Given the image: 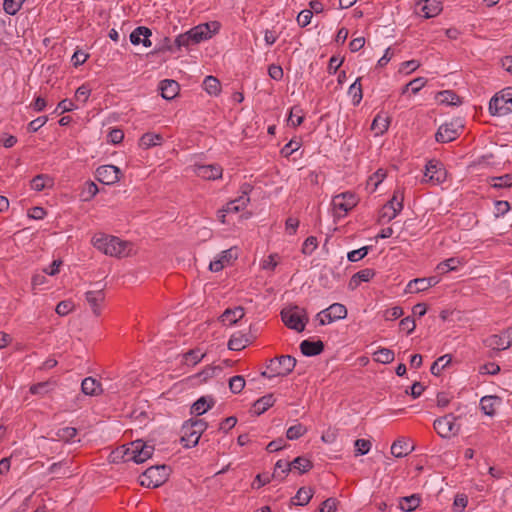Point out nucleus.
I'll use <instances>...</instances> for the list:
<instances>
[{
  "mask_svg": "<svg viewBox=\"0 0 512 512\" xmlns=\"http://www.w3.org/2000/svg\"><path fill=\"white\" fill-rule=\"evenodd\" d=\"M154 452V446L148 445L143 440H135L128 446H121L113 450L109 459L113 463L133 461L137 464L145 462Z\"/></svg>",
  "mask_w": 512,
  "mask_h": 512,
  "instance_id": "f257e3e1",
  "label": "nucleus"
},
{
  "mask_svg": "<svg viewBox=\"0 0 512 512\" xmlns=\"http://www.w3.org/2000/svg\"><path fill=\"white\" fill-rule=\"evenodd\" d=\"M94 246L106 255L126 257L130 254L132 244L122 241L115 236H100L93 238Z\"/></svg>",
  "mask_w": 512,
  "mask_h": 512,
  "instance_id": "f03ea898",
  "label": "nucleus"
},
{
  "mask_svg": "<svg viewBox=\"0 0 512 512\" xmlns=\"http://www.w3.org/2000/svg\"><path fill=\"white\" fill-rule=\"evenodd\" d=\"M169 468L166 465L151 466L139 477L140 485L147 488H156L166 482Z\"/></svg>",
  "mask_w": 512,
  "mask_h": 512,
  "instance_id": "7ed1b4c3",
  "label": "nucleus"
},
{
  "mask_svg": "<svg viewBox=\"0 0 512 512\" xmlns=\"http://www.w3.org/2000/svg\"><path fill=\"white\" fill-rule=\"evenodd\" d=\"M281 318L288 328L297 332H302L308 322L306 311L298 306L284 308L281 311Z\"/></svg>",
  "mask_w": 512,
  "mask_h": 512,
  "instance_id": "20e7f679",
  "label": "nucleus"
},
{
  "mask_svg": "<svg viewBox=\"0 0 512 512\" xmlns=\"http://www.w3.org/2000/svg\"><path fill=\"white\" fill-rule=\"evenodd\" d=\"M489 111L492 115L504 116L512 112V87L503 89L489 102Z\"/></svg>",
  "mask_w": 512,
  "mask_h": 512,
  "instance_id": "39448f33",
  "label": "nucleus"
},
{
  "mask_svg": "<svg viewBox=\"0 0 512 512\" xmlns=\"http://www.w3.org/2000/svg\"><path fill=\"white\" fill-rule=\"evenodd\" d=\"M404 193L401 189H396L391 200H389L379 212V222H390L403 209Z\"/></svg>",
  "mask_w": 512,
  "mask_h": 512,
  "instance_id": "423d86ee",
  "label": "nucleus"
},
{
  "mask_svg": "<svg viewBox=\"0 0 512 512\" xmlns=\"http://www.w3.org/2000/svg\"><path fill=\"white\" fill-rule=\"evenodd\" d=\"M221 24L218 21H211L203 24H199L188 32L192 44H198L201 41L210 39L213 35L219 32Z\"/></svg>",
  "mask_w": 512,
  "mask_h": 512,
  "instance_id": "0eeeda50",
  "label": "nucleus"
},
{
  "mask_svg": "<svg viewBox=\"0 0 512 512\" xmlns=\"http://www.w3.org/2000/svg\"><path fill=\"white\" fill-rule=\"evenodd\" d=\"M296 366V359L290 355H282L269 361L267 369L271 372L270 376H286L290 374Z\"/></svg>",
  "mask_w": 512,
  "mask_h": 512,
  "instance_id": "6e6552de",
  "label": "nucleus"
},
{
  "mask_svg": "<svg viewBox=\"0 0 512 512\" xmlns=\"http://www.w3.org/2000/svg\"><path fill=\"white\" fill-rule=\"evenodd\" d=\"M357 197L352 192L338 194L332 199L334 214L337 217L345 216L357 204Z\"/></svg>",
  "mask_w": 512,
  "mask_h": 512,
  "instance_id": "1a4fd4ad",
  "label": "nucleus"
},
{
  "mask_svg": "<svg viewBox=\"0 0 512 512\" xmlns=\"http://www.w3.org/2000/svg\"><path fill=\"white\" fill-rule=\"evenodd\" d=\"M456 417L453 414H447L434 421V429L437 434L442 438H449L452 435H456L460 426L456 424Z\"/></svg>",
  "mask_w": 512,
  "mask_h": 512,
  "instance_id": "9d476101",
  "label": "nucleus"
},
{
  "mask_svg": "<svg viewBox=\"0 0 512 512\" xmlns=\"http://www.w3.org/2000/svg\"><path fill=\"white\" fill-rule=\"evenodd\" d=\"M463 126L456 122L444 123L439 128L435 135L436 141L440 143H448L455 140L459 136V130Z\"/></svg>",
  "mask_w": 512,
  "mask_h": 512,
  "instance_id": "9b49d317",
  "label": "nucleus"
},
{
  "mask_svg": "<svg viewBox=\"0 0 512 512\" xmlns=\"http://www.w3.org/2000/svg\"><path fill=\"white\" fill-rule=\"evenodd\" d=\"M121 170L114 165H102L96 170V179L106 185L115 184L120 180Z\"/></svg>",
  "mask_w": 512,
  "mask_h": 512,
  "instance_id": "f8f14e48",
  "label": "nucleus"
},
{
  "mask_svg": "<svg viewBox=\"0 0 512 512\" xmlns=\"http://www.w3.org/2000/svg\"><path fill=\"white\" fill-rule=\"evenodd\" d=\"M443 6L439 0H422L416 4V13L426 19L436 17L442 11Z\"/></svg>",
  "mask_w": 512,
  "mask_h": 512,
  "instance_id": "ddd939ff",
  "label": "nucleus"
},
{
  "mask_svg": "<svg viewBox=\"0 0 512 512\" xmlns=\"http://www.w3.org/2000/svg\"><path fill=\"white\" fill-rule=\"evenodd\" d=\"M194 173L205 180H215L222 176V168L216 164L209 165H194Z\"/></svg>",
  "mask_w": 512,
  "mask_h": 512,
  "instance_id": "4468645a",
  "label": "nucleus"
},
{
  "mask_svg": "<svg viewBox=\"0 0 512 512\" xmlns=\"http://www.w3.org/2000/svg\"><path fill=\"white\" fill-rule=\"evenodd\" d=\"M439 283V279L436 276L428 278H416L411 280L407 285V291L410 293H419L435 286Z\"/></svg>",
  "mask_w": 512,
  "mask_h": 512,
  "instance_id": "2eb2a0df",
  "label": "nucleus"
},
{
  "mask_svg": "<svg viewBox=\"0 0 512 512\" xmlns=\"http://www.w3.org/2000/svg\"><path fill=\"white\" fill-rule=\"evenodd\" d=\"M85 299L89 306L91 307V310L93 314L98 317L101 315V307L102 304L105 301V293L102 289L97 291H87L85 293Z\"/></svg>",
  "mask_w": 512,
  "mask_h": 512,
  "instance_id": "dca6fc26",
  "label": "nucleus"
},
{
  "mask_svg": "<svg viewBox=\"0 0 512 512\" xmlns=\"http://www.w3.org/2000/svg\"><path fill=\"white\" fill-rule=\"evenodd\" d=\"M199 439L198 433L185 422L181 428V443L183 446L186 448L194 447L198 444Z\"/></svg>",
  "mask_w": 512,
  "mask_h": 512,
  "instance_id": "f3484780",
  "label": "nucleus"
},
{
  "mask_svg": "<svg viewBox=\"0 0 512 512\" xmlns=\"http://www.w3.org/2000/svg\"><path fill=\"white\" fill-rule=\"evenodd\" d=\"M506 343H507V339H506L504 332H502L499 335L498 334L490 335L489 337H487L484 340V345L486 347H488L494 351H497V352L509 349L510 346H508Z\"/></svg>",
  "mask_w": 512,
  "mask_h": 512,
  "instance_id": "a211bd4d",
  "label": "nucleus"
},
{
  "mask_svg": "<svg viewBox=\"0 0 512 512\" xmlns=\"http://www.w3.org/2000/svg\"><path fill=\"white\" fill-rule=\"evenodd\" d=\"M300 350L305 356H317L324 351V343L321 340H303L300 344Z\"/></svg>",
  "mask_w": 512,
  "mask_h": 512,
  "instance_id": "6ab92c4d",
  "label": "nucleus"
},
{
  "mask_svg": "<svg viewBox=\"0 0 512 512\" xmlns=\"http://www.w3.org/2000/svg\"><path fill=\"white\" fill-rule=\"evenodd\" d=\"M161 96L166 100L174 99L179 93V84L175 80L165 79L160 82Z\"/></svg>",
  "mask_w": 512,
  "mask_h": 512,
  "instance_id": "aec40b11",
  "label": "nucleus"
},
{
  "mask_svg": "<svg viewBox=\"0 0 512 512\" xmlns=\"http://www.w3.org/2000/svg\"><path fill=\"white\" fill-rule=\"evenodd\" d=\"M445 173L440 167V163L437 161H429L426 165L425 177H428L430 181L440 183L444 179Z\"/></svg>",
  "mask_w": 512,
  "mask_h": 512,
  "instance_id": "412c9836",
  "label": "nucleus"
},
{
  "mask_svg": "<svg viewBox=\"0 0 512 512\" xmlns=\"http://www.w3.org/2000/svg\"><path fill=\"white\" fill-rule=\"evenodd\" d=\"M249 343H251V339L248 337V335L237 332L234 333L229 339L228 348L232 351H240L243 350Z\"/></svg>",
  "mask_w": 512,
  "mask_h": 512,
  "instance_id": "4be33fe9",
  "label": "nucleus"
},
{
  "mask_svg": "<svg viewBox=\"0 0 512 512\" xmlns=\"http://www.w3.org/2000/svg\"><path fill=\"white\" fill-rule=\"evenodd\" d=\"M374 275L375 271L373 269L366 268L360 270L351 277L348 286L350 289H355L360 285L361 282L370 281Z\"/></svg>",
  "mask_w": 512,
  "mask_h": 512,
  "instance_id": "5701e85b",
  "label": "nucleus"
},
{
  "mask_svg": "<svg viewBox=\"0 0 512 512\" xmlns=\"http://www.w3.org/2000/svg\"><path fill=\"white\" fill-rule=\"evenodd\" d=\"M81 390L89 396H96L102 393L101 383L92 377H86L81 383Z\"/></svg>",
  "mask_w": 512,
  "mask_h": 512,
  "instance_id": "b1692460",
  "label": "nucleus"
},
{
  "mask_svg": "<svg viewBox=\"0 0 512 512\" xmlns=\"http://www.w3.org/2000/svg\"><path fill=\"white\" fill-rule=\"evenodd\" d=\"M245 315L244 309L241 306L233 309H226L221 315V321L228 325L236 324Z\"/></svg>",
  "mask_w": 512,
  "mask_h": 512,
  "instance_id": "393cba45",
  "label": "nucleus"
},
{
  "mask_svg": "<svg viewBox=\"0 0 512 512\" xmlns=\"http://www.w3.org/2000/svg\"><path fill=\"white\" fill-rule=\"evenodd\" d=\"M413 447L409 446V443L404 438L395 440L391 446V454L396 458L407 456L411 453Z\"/></svg>",
  "mask_w": 512,
  "mask_h": 512,
  "instance_id": "a878e982",
  "label": "nucleus"
},
{
  "mask_svg": "<svg viewBox=\"0 0 512 512\" xmlns=\"http://www.w3.org/2000/svg\"><path fill=\"white\" fill-rule=\"evenodd\" d=\"M215 404V400L212 397H200L194 404L191 406V414H195L200 416L204 414L208 409L213 407Z\"/></svg>",
  "mask_w": 512,
  "mask_h": 512,
  "instance_id": "bb28decb",
  "label": "nucleus"
},
{
  "mask_svg": "<svg viewBox=\"0 0 512 512\" xmlns=\"http://www.w3.org/2000/svg\"><path fill=\"white\" fill-rule=\"evenodd\" d=\"M53 186L54 180L47 174L36 175L31 180V188L35 191H42L47 188H52Z\"/></svg>",
  "mask_w": 512,
  "mask_h": 512,
  "instance_id": "cd10ccee",
  "label": "nucleus"
},
{
  "mask_svg": "<svg viewBox=\"0 0 512 512\" xmlns=\"http://www.w3.org/2000/svg\"><path fill=\"white\" fill-rule=\"evenodd\" d=\"M314 490L310 487H301L292 498V504L298 506L307 505L313 497Z\"/></svg>",
  "mask_w": 512,
  "mask_h": 512,
  "instance_id": "c85d7f7f",
  "label": "nucleus"
},
{
  "mask_svg": "<svg viewBox=\"0 0 512 512\" xmlns=\"http://www.w3.org/2000/svg\"><path fill=\"white\" fill-rule=\"evenodd\" d=\"M275 403L273 394H267L256 400L253 404L254 411L257 415L263 414Z\"/></svg>",
  "mask_w": 512,
  "mask_h": 512,
  "instance_id": "c756f323",
  "label": "nucleus"
},
{
  "mask_svg": "<svg viewBox=\"0 0 512 512\" xmlns=\"http://www.w3.org/2000/svg\"><path fill=\"white\" fill-rule=\"evenodd\" d=\"M163 136L161 134L148 132L142 135L139 141L140 147L149 149L156 145H161Z\"/></svg>",
  "mask_w": 512,
  "mask_h": 512,
  "instance_id": "7c9ffc66",
  "label": "nucleus"
},
{
  "mask_svg": "<svg viewBox=\"0 0 512 512\" xmlns=\"http://www.w3.org/2000/svg\"><path fill=\"white\" fill-rule=\"evenodd\" d=\"M204 90L212 96H218L221 92V83L214 76H206L203 82Z\"/></svg>",
  "mask_w": 512,
  "mask_h": 512,
  "instance_id": "2f4dec72",
  "label": "nucleus"
},
{
  "mask_svg": "<svg viewBox=\"0 0 512 512\" xmlns=\"http://www.w3.org/2000/svg\"><path fill=\"white\" fill-rule=\"evenodd\" d=\"M420 497L416 494L411 496L403 497L400 500V509L405 512H410L415 510L420 505Z\"/></svg>",
  "mask_w": 512,
  "mask_h": 512,
  "instance_id": "473e14b6",
  "label": "nucleus"
},
{
  "mask_svg": "<svg viewBox=\"0 0 512 512\" xmlns=\"http://www.w3.org/2000/svg\"><path fill=\"white\" fill-rule=\"evenodd\" d=\"M328 314L332 315V317L329 316V320H341L347 317V309L346 307L341 303H333L328 308Z\"/></svg>",
  "mask_w": 512,
  "mask_h": 512,
  "instance_id": "72a5a7b5",
  "label": "nucleus"
},
{
  "mask_svg": "<svg viewBox=\"0 0 512 512\" xmlns=\"http://www.w3.org/2000/svg\"><path fill=\"white\" fill-rule=\"evenodd\" d=\"M289 463L291 464V470H298L301 474L308 472L313 467V463L309 459L301 456L296 457Z\"/></svg>",
  "mask_w": 512,
  "mask_h": 512,
  "instance_id": "f704fd0d",
  "label": "nucleus"
},
{
  "mask_svg": "<svg viewBox=\"0 0 512 512\" xmlns=\"http://www.w3.org/2000/svg\"><path fill=\"white\" fill-rule=\"evenodd\" d=\"M461 264V261L459 258H456V257H452V258H449V259H446L442 262H440L436 269L439 273L441 274H444V273H447L449 271H454L457 269V267Z\"/></svg>",
  "mask_w": 512,
  "mask_h": 512,
  "instance_id": "c9c22d12",
  "label": "nucleus"
},
{
  "mask_svg": "<svg viewBox=\"0 0 512 512\" xmlns=\"http://www.w3.org/2000/svg\"><path fill=\"white\" fill-rule=\"evenodd\" d=\"M437 99L440 103L448 105H458L461 103L460 97L451 90L441 91L437 94Z\"/></svg>",
  "mask_w": 512,
  "mask_h": 512,
  "instance_id": "e433bc0d",
  "label": "nucleus"
},
{
  "mask_svg": "<svg viewBox=\"0 0 512 512\" xmlns=\"http://www.w3.org/2000/svg\"><path fill=\"white\" fill-rule=\"evenodd\" d=\"M291 471V464L287 461L278 460L275 464L273 478L283 480L287 473Z\"/></svg>",
  "mask_w": 512,
  "mask_h": 512,
  "instance_id": "4c0bfd02",
  "label": "nucleus"
},
{
  "mask_svg": "<svg viewBox=\"0 0 512 512\" xmlns=\"http://www.w3.org/2000/svg\"><path fill=\"white\" fill-rule=\"evenodd\" d=\"M375 361L382 363V364H389L391 363L394 358L395 354L391 349L388 348H380L374 353Z\"/></svg>",
  "mask_w": 512,
  "mask_h": 512,
  "instance_id": "58836bf2",
  "label": "nucleus"
},
{
  "mask_svg": "<svg viewBox=\"0 0 512 512\" xmlns=\"http://www.w3.org/2000/svg\"><path fill=\"white\" fill-rule=\"evenodd\" d=\"M303 120H304L303 110L299 106H293L290 110V114L288 117V123L293 127H297L302 124Z\"/></svg>",
  "mask_w": 512,
  "mask_h": 512,
  "instance_id": "ea45409f",
  "label": "nucleus"
},
{
  "mask_svg": "<svg viewBox=\"0 0 512 512\" xmlns=\"http://www.w3.org/2000/svg\"><path fill=\"white\" fill-rule=\"evenodd\" d=\"M451 362V356L446 354L439 357L436 361L433 362L430 371L433 375L438 376L441 371L449 365Z\"/></svg>",
  "mask_w": 512,
  "mask_h": 512,
  "instance_id": "a19ab883",
  "label": "nucleus"
},
{
  "mask_svg": "<svg viewBox=\"0 0 512 512\" xmlns=\"http://www.w3.org/2000/svg\"><path fill=\"white\" fill-rule=\"evenodd\" d=\"M77 435V430L74 427H63L58 429L55 436L59 441L70 442Z\"/></svg>",
  "mask_w": 512,
  "mask_h": 512,
  "instance_id": "79ce46f5",
  "label": "nucleus"
},
{
  "mask_svg": "<svg viewBox=\"0 0 512 512\" xmlns=\"http://www.w3.org/2000/svg\"><path fill=\"white\" fill-rule=\"evenodd\" d=\"M151 35H152V32L149 28L144 27V26H139L130 34V41L132 44L138 45L141 43L143 36H151Z\"/></svg>",
  "mask_w": 512,
  "mask_h": 512,
  "instance_id": "37998d69",
  "label": "nucleus"
},
{
  "mask_svg": "<svg viewBox=\"0 0 512 512\" xmlns=\"http://www.w3.org/2000/svg\"><path fill=\"white\" fill-rule=\"evenodd\" d=\"M389 127V121L386 117H381L380 115H377L372 124L371 129L376 131V134H383L388 130Z\"/></svg>",
  "mask_w": 512,
  "mask_h": 512,
  "instance_id": "c03bdc74",
  "label": "nucleus"
},
{
  "mask_svg": "<svg viewBox=\"0 0 512 512\" xmlns=\"http://www.w3.org/2000/svg\"><path fill=\"white\" fill-rule=\"evenodd\" d=\"M98 191V187L94 182H86L81 191L80 197L83 201H90Z\"/></svg>",
  "mask_w": 512,
  "mask_h": 512,
  "instance_id": "a18cd8bd",
  "label": "nucleus"
},
{
  "mask_svg": "<svg viewBox=\"0 0 512 512\" xmlns=\"http://www.w3.org/2000/svg\"><path fill=\"white\" fill-rule=\"evenodd\" d=\"M491 186L494 188H508L512 186V174H505L491 178Z\"/></svg>",
  "mask_w": 512,
  "mask_h": 512,
  "instance_id": "49530a36",
  "label": "nucleus"
},
{
  "mask_svg": "<svg viewBox=\"0 0 512 512\" xmlns=\"http://www.w3.org/2000/svg\"><path fill=\"white\" fill-rule=\"evenodd\" d=\"M306 432L307 428L304 425L298 423L288 428L286 432V437L289 440H296L303 436Z\"/></svg>",
  "mask_w": 512,
  "mask_h": 512,
  "instance_id": "de8ad7c7",
  "label": "nucleus"
},
{
  "mask_svg": "<svg viewBox=\"0 0 512 512\" xmlns=\"http://www.w3.org/2000/svg\"><path fill=\"white\" fill-rule=\"evenodd\" d=\"M349 94L352 96L353 102L355 105L359 104L362 100V85L360 83V78H357L355 82L349 88Z\"/></svg>",
  "mask_w": 512,
  "mask_h": 512,
  "instance_id": "09e8293b",
  "label": "nucleus"
},
{
  "mask_svg": "<svg viewBox=\"0 0 512 512\" xmlns=\"http://www.w3.org/2000/svg\"><path fill=\"white\" fill-rule=\"evenodd\" d=\"M25 0H4V11L9 15H15L20 9Z\"/></svg>",
  "mask_w": 512,
  "mask_h": 512,
  "instance_id": "8fccbe9b",
  "label": "nucleus"
},
{
  "mask_svg": "<svg viewBox=\"0 0 512 512\" xmlns=\"http://www.w3.org/2000/svg\"><path fill=\"white\" fill-rule=\"evenodd\" d=\"M245 387V379L243 376L236 375L230 378L229 380V388L232 393L238 394L240 393Z\"/></svg>",
  "mask_w": 512,
  "mask_h": 512,
  "instance_id": "3c124183",
  "label": "nucleus"
},
{
  "mask_svg": "<svg viewBox=\"0 0 512 512\" xmlns=\"http://www.w3.org/2000/svg\"><path fill=\"white\" fill-rule=\"evenodd\" d=\"M494 400L495 398L492 396H484L480 400L481 409L488 416H492L495 413Z\"/></svg>",
  "mask_w": 512,
  "mask_h": 512,
  "instance_id": "603ef678",
  "label": "nucleus"
},
{
  "mask_svg": "<svg viewBox=\"0 0 512 512\" xmlns=\"http://www.w3.org/2000/svg\"><path fill=\"white\" fill-rule=\"evenodd\" d=\"M204 355L199 349H192L184 354V358L187 364L196 365L203 359Z\"/></svg>",
  "mask_w": 512,
  "mask_h": 512,
  "instance_id": "864d4df0",
  "label": "nucleus"
},
{
  "mask_svg": "<svg viewBox=\"0 0 512 512\" xmlns=\"http://www.w3.org/2000/svg\"><path fill=\"white\" fill-rule=\"evenodd\" d=\"M355 455H365L371 449V442L367 439H357L355 441Z\"/></svg>",
  "mask_w": 512,
  "mask_h": 512,
  "instance_id": "5fc2aeb1",
  "label": "nucleus"
},
{
  "mask_svg": "<svg viewBox=\"0 0 512 512\" xmlns=\"http://www.w3.org/2000/svg\"><path fill=\"white\" fill-rule=\"evenodd\" d=\"M301 147V142L299 140L292 139L290 140L280 151L283 157H289L292 153L297 151Z\"/></svg>",
  "mask_w": 512,
  "mask_h": 512,
  "instance_id": "6e6d98bb",
  "label": "nucleus"
},
{
  "mask_svg": "<svg viewBox=\"0 0 512 512\" xmlns=\"http://www.w3.org/2000/svg\"><path fill=\"white\" fill-rule=\"evenodd\" d=\"M74 309V303L71 300H63L56 306V313L60 316H66Z\"/></svg>",
  "mask_w": 512,
  "mask_h": 512,
  "instance_id": "4d7b16f0",
  "label": "nucleus"
},
{
  "mask_svg": "<svg viewBox=\"0 0 512 512\" xmlns=\"http://www.w3.org/2000/svg\"><path fill=\"white\" fill-rule=\"evenodd\" d=\"M385 177V170L378 169L373 175L369 177L367 184L373 185V190H375L378 187V185L384 180Z\"/></svg>",
  "mask_w": 512,
  "mask_h": 512,
  "instance_id": "13d9d810",
  "label": "nucleus"
},
{
  "mask_svg": "<svg viewBox=\"0 0 512 512\" xmlns=\"http://www.w3.org/2000/svg\"><path fill=\"white\" fill-rule=\"evenodd\" d=\"M192 429L198 433V437H201L202 433L207 429L208 424L202 419H190L186 421Z\"/></svg>",
  "mask_w": 512,
  "mask_h": 512,
  "instance_id": "bf43d9fd",
  "label": "nucleus"
},
{
  "mask_svg": "<svg viewBox=\"0 0 512 512\" xmlns=\"http://www.w3.org/2000/svg\"><path fill=\"white\" fill-rule=\"evenodd\" d=\"M467 504V496L465 494H457L454 498L453 508L456 512H463Z\"/></svg>",
  "mask_w": 512,
  "mask_h": 512,
  "instance_id": "052dcab7",
  "label": "nucleus"
},
{
  "mask_svg": "<svg viewBox=\"0 0 512 512\" xmlns=\"http://www.w3.org/2000/svg\"><path fill=\"white\" fill-rule=\"evenodd\" d=\"M317 246V238L314 236H310L304 241L302 252L306 255H310L317 248Z\"/></svg>",
  "mask_w": 512,
  "mask_h": 512,
  "instance_id": "680f3d73",
  "label": "nucleus"
},
{
  "mask_svg": "<svg viewBox=\"0 0 512 512\" xmlns=\"http://www.w3.org/2000/svg\"><path fill=\"white\" fill-rule=\"evenodd\" d=\"M312 16V10H302L297 16V23L300 27H306L311 22Z\"/></svg>",
  "mask_w": 512,
  "mask_h": 512,
  "instance_id": "e2e57ef3",
  "label": "nucleus"
},
{
  "mask_svg": "<svg viewBox=\"0 0 512 512\" xmlns=\"http://www.w3.org/2000/svg\"><path fill=\"white\" fill-rule=\"evenodd\" d=\"M369 247L365 246L357 250H353L348 253V260L351 262H357L363 259L368 253Z\"/></svg>",
  "mask_w": 512,
  "mask_h": 512,
  "instance_id": "0e129e2a",
  "label": "nucleus"
},
{
  "mask_svg": "<svg viewBox=\"0 0 512 512\" xmlns=\"http://www.w3.org/2000/svg\"><path fill=\"white\" fill-rule=\"evenodd\" d=\"M51 384L52 383L50 381H45V382H40V383L34 384L30 387V393L34 394V395H38V394L43 395L48 392V387Z\"/></svg>",
  "mask_w": 512,
  "mask_h": 512,
  "instance_id": "69168bd1",
  "label": "nucleus"
},
{
  "mask_svg": "<svg viewBox=\"0 0 512 512\" xmlns=\"http://www.w3.org/2000/svg\"><path fill=\"white\" fill-rule=\"evenodd\" d=\"M399 327L401 330L407 331L408 334L412 333L416 328V323H415L414 318L409 317V316L403 318L399 323Z\"/></svg>",
  "mask_w": 512,
  "mask_h": 512,
  "instance_id": "338daca9",
  "label": "nucleus"
},
{
  "mask_svg": "<svg viewBox=\"0 0 512 512\" xmlns=\"http://www.w3.org/2000/svg\"><path fill=\"white\" fill-rule=\"evenodd\" d=\"M336 509L337 500L335 498H328L320 505L319 512H335Z\"/></svg>",
  "mask_w": 512,
  "mask_h": 512,
  "instance_id": "774afa93",
  "label": "nucleus"
}]
</instances>
